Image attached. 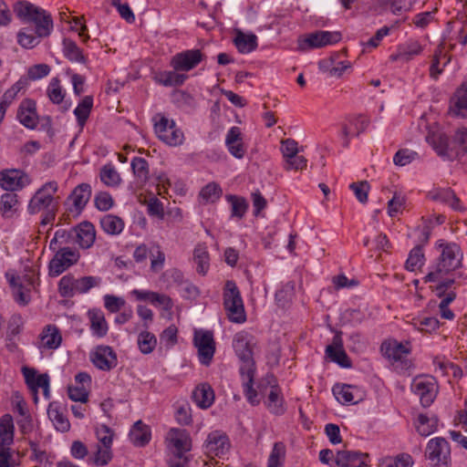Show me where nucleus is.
<instances>
[{
  "mask_svg": "<svg viewBox=\"0 0 467 467\" xmlns=\"http://www.w3.org/2000/svg\"><path fill=\"white\" fill-rule=\"evenodd\" d=\"M79 259V254L70 247L59 248L48 264V275L57 277L76 265Z\"/></svg>",
  "mask_w": 467,
  "mask_h": 467,
  "instance_id": "obj_13",
  "label": "nucleus"
},
{
  "mask_svg": "<svg viewBox=\"0 0 467 467\" xmlns=\"http://www.w3.org/2000/svg\"><path fill=\"white\" fill-rule=\"evenodd\" d=\"M203 446L207 455L221 458L228 452L230 441L224 432L213 431L208 434Z\"/></svg>",
  "mask_w": 467,
  "mask_h": 467,
  "instance_id": "obj_19",
  "label": "nucleus"
},
{
  "mask_svg": "<svg viewBox=\"0 0 467 467\" xmlns=\"http://www.w3.org/2000/svg\"><path fill=\"white\" fill-rule=\"evenodd\" d=\"M226 201L231 204V217L242 219L248 208V203L244 197L227 194Z\"/></svg>",
  "mask_w": 467,
  "mask_h": 467,
  "instance_id": "obj_49",
  "label": "nucleus"
},
{
  "mask_svg": "<svg viewBox=\"0 0 467 467\" xmlns=\"http://www.w3.org/2000/svg\"><path fill=\"white\" fill-rule=\"evenodd\" d=\"M130 441L137 447H143L151 439L150 428L141 420L136 421L129 434Z\"/></svg>",
  "mask_w": 467,
  "mask_h": 467,
  "instance_id": "obj_35",
  "label": "nucleus"
},
{
  "mask_svg": "<svg viewBox=\"0 0 467 467\" xmlns=\"http://www.w3.org/2000/svg\"><path fill=\"white\" fill-rule=\"evenodd\" d=\"M92 189L88 183H80L74 188L67 200L72 202L75 211L81 212L88 202Z\"/></svg>",
  "mask_w": 467,
  "mask_h": 467,
  "instance_id": "obj_30",
  "label": "nucleus"
},
{
  "mask_svg": "<svg viewBox=\"0 0 467 467\" xmlns=\"http://www.w3.org/2000/svg\"><path fill=\"white\" fill-rule=\"evenodd\" d=\"M285 455V446L282 443H275L268 458L267 467H282V458Z\"/></svg>",
  "mask_w": 467,
  "mask_h": 467,
  "instance_id": "obj_64",
  "label": "nucleus"
},
{
  "mask_svg": "<svg viewBox=\"0 0 467 467\" xmlns=\"http://www.w3.org/2000/svg\"><path fill=\"white\" fill-rule=\"evenodd\" d=\"M11 411L16 415V423L22 434L30 433L34 429L33 417L22 393L13 390L7 398Z\"/></svg>",
  "mask_w": 467,
  "mask_h": 467,
  "instance_id": "obj_7",
  "label": "nucleus"
},
{
  "mask_svg": "<svg viewBox=\"0 0 467 467\" xmlns=\"http://www.w3.org/2000/svg\"><path fill=\"white\" fill-rule=\"evenodd\" d=\"M421 50L422 48L417 41H409L403 46L400 47L399 54L396 56H391V58L396 60L398 57H400L405 60H410L412 57L419 55Z\"/></svg>",
  "mask_w": 467,
  "mask_h": 467,
  "instance_id": "obj_53",
  "label": "nucleus"
},
{
  "mask_svg": "<svg viewBox=\"0 0 467 467\" xmlns=\"http://www.w3.org/2000/svg\"><path fill=\"white\" fill-rule=\"evenodd\" d=\"M412 324L416 329L426 333H431L440 327L439 320L433 317L413 318Z\"/></svg>",
  "mask_w": 467,
  "mask_h": 467,
  "instance_id": "obj_55",
  "label": "nucleus"
},
{
  "mask_svg": "<svg viewBox=\"0 0 467 467\" xmlns=\"http://www.w3.org/2000/svg\"><path fill=\"white\" fill-rule=\"evenodd\" d=\"M341 35L338 32L316 31L298 40V49L306 51L312 48H320L327 45L339 42Z\"/></svg>",
  "mask_w": 467,
  "mask_h": 467,
  "instance_id": "obj_14",
  "label": "nucleus"
},
{
  "mask_svg": "<svg viewBox=\"0 0 467 467\" xmlns=\"http://www.w3.org/2000/svg\"><path fill=\"white\" fill-rule=\"evenodd\" d=\"M253 336L247 332L237 333L233 340V348L241 361L240 373L255 371V363L253 358Z\"/></svg>",
  "mask_w": 467,
  "mask_h": 467,
  "instance_id": "obj_8",
  "label": "nucleus"
},
{
  "mask_svg": "<svg viewBox=\"0 0 467 467\" xmlns=\"http://www.w3.org/2000/svg\"><path fill=\"white\" fill-rule=\"evenodd\" d=\"M63 54L71 62L85 64L87 58L82 50L78 47L75 41L65 38L63 40Z\"/></svg>",
  "mask_w": 467,
  "mask_h": 467,
  "instance_id": "obj_44",
  "label": "nucleus"
},
{
  "mask_svg": "<svg viewBox=\"0 0 467 467\" xmlns=\"http://www.w3.org/2000/svg\"><path fill=\"white\" fill-rule=\"evenodd\" d=\"M62 342V337L58 327L55 325L46 326L40 334L39 348L57 349Z\"/></svg>",
  "mask_w": 467,
  "mask_h": 467,
  "instance_id": "obj_33",
  "label": "nucleus"
},
{
  "mask_svg": "<svg viewBox=\"0 0 467 467\" xmlns=\"http://www.w3.org/2000/svg\"><path fill=\"white\" fill-rule=\"evenodd\" d=\"M58 292L63 297H72L75 293V278L72 275H64L58 283Z\"/></svg>",
  "mask_w": 467,
  "mask_h": 467,
  "instance_id": "obj_61",
  "label": "nucleus"
},
{
  "mask_svg": "<svg viewBox=\"0 0 467 467\" xmlns=\"http://www.w3.org/2000/svg\"><path fill=\"white\" fill-rule=\"evenodd\" d=\"M431 198L434 201L449 205L454 211L465 210V207L461 203L460 199L451 188H441L435 190L431 193Z\"/></svg>",
  "mask_w": 467,
  "mask_h": 467,
  "instance_id": "obj_36",
  "label": "nucleus"
},
{
  "mask_svg": "<svg viewBox=\"0 0 467 467\" xmlns=\"http://www.w3.org/2000/svg\"><path fill=\"white\" fill-rule=\"evenodd\" d=\"M29 183L28 176L21 170L2 171V190L16 192Z\"/></svg>",
  "mask_w": 467,
  "mask_h": 467,
  "instance_id": "obj_21",
  "label": "nucleus"
},
{
  "mask_svg": "<svg viewBox=\"0 0 467 467\" xmlns=\"http://www.w3.org/2000/svg\"><path fill=\"white\" fill-rule=\"evenodd\" d=\"M417 155V152L413 150L401 149L395 153L393 162L397 166H405L414 161Z\"/></svg>",
  "mask_w": 467,
  "mask_h": 467,
  "instance_id": "obj_63",
  "label": "nucleus"
},
{
  "mask_svg": "<svg viewBox=\"0 0 467 467\" xmlns=\"http://www.w3.org/2000/svg\"><path fill=\"white\" fill-rule=\"evenodd\" d=\"M22 374L25 378V382L28 389L34 395L35 403L37 402L38 397V389L43 387L47 388V385L49 384L50 379L47 374H37V371L33 368L23 367Z\"/></svg>",
  "mask_w": 467,
  "mask_h": 467,
  "instance_id": "obj_25",
  "label": "nucleus"
},
{
  "mask_svg": "<svg viewBox=\"0 0 467 467\" xmlns=\"http://www.w3.org/2000/svg\"><path fill=\"white\" fill-rule=\"evenodd\" d=\"M101 283V278L99 276H84L75 279V293L85 294L91 288L99 286Z\"/></svg>",
  "mask_w": 467,
  "mask_h": 467,
  "instance_id": "obj_54",
  "label": "nucleus"
},
{
  "mask_svg": "<svg viewBox=\"0 0 467 467\" xmlns=\"http://www.w3.org/2000/svg\"><path fill=\"white\" fill-rule=\"evenodd\" d=\"M188 78V76L180 73V71L176 70H168L160 72L155 79L158 83L161 84L165 87H176L182 85L185 80Z\"/></svg>",
  "mask_w": 467,
  "mask_h": 467,
  "instance_id": "obj_41",
  "label": "nucleus"
},
{
  "mask_svg": "<svg viewBox=\"0 0 467 467\" xmlns=\"http://www.w3.org/2000/svg\"><path fill=\"white\" fill-rule=\"evenodd\" d=\"M223 306L227 311L228 318L237 324H242L246 320L244 306L241 293L233 280L225 283L223 290Z\"/></svg>",
  "mask_w": 467,
  "mask_h": 467,
  "instance_id": "obj_6",
  "label": "nucleus"
},
{
  "mask_svg": "<svg viewBox=\"0 0 467 467\" xmlns=\"http://www.w3.org/2000/svg\"><path fill=\"white\" fill-rule=\"evenodd\" d=\"M28 81L26 78H19L9 89L2 96V118L5 114V107L8 106L17 97L20 91H24L27 87Z\"/></svg>",
  "mask_w": 467,
  "mask_h": 467,
  "instance_id": "obj_45",
  "label": "nucleus"
},
{
  "mask_svg": "<svg viewBox=\"0 0 467 467\" xmlns=\"http://www.w3.org/2000/svg\"><path fill=\"white\" fill-rule=\"evenodd\" d=\"M410 389L419 397L423 407H429L437 395V384L432 377H416L412 380Z\"/></svg>",
  "mask_w": 467,
  "mask_h": 467,
  "instance_id": "obj_15",
  "label": "nucleus"
},
{
  "mask_svg": "<svg viewBox=\"0 0 467 467\" xmlns=\"http://www.w3.org/2000/svg\"><path fill=\"white\" fill-rule=\"evenodd\" d=\"M40 38L38 36L33 35L32 33H28L26 28L21 29L17 33V43L26 49H32L40 43Z\"/></svg>",
  "mask_w": 467,
  "mask_h": 467,
  "instance_id": "obj_58",
  "label": "nucleus"
},
{
  "mask_svg": "<svg viewBox=\"0 0 467 467\" xmlns=\"http://www.w3.org/2000/svg\"><path fill=\"white\" fill-rule=\"evenodd\" d=\"M132 171L137 181L145 183L149 180V164L148 161L140 157H134L130 163Z\"/></svg>",
  "mask_w": 467,
  "mask_h": 467,
  "instance_id": "obj_50",
  "label": "nucleus"
},
{
  "mask_svg": "<svg viewBox=\"0 0 467 467\" xmlns=\"http://www.w3.org/2000/svg\"><path fill=\"white\" fill-rule=\"evenodd\" d=\"M16 118L27 129L34 130L38 123L36 102L33 99H24L17 109Z\"/></svg>",
  "mask_w": 467,
  "mask_h": 467,
  "instance_id": "obj_24",
  "label": "nucleus"
},
{
  "mask_svg": "<svg viewBox=\"0 0 467 467\" xmlns=\"http://www.w3.org/2000/svg\"><path fill=\"white\" fill-rule=\"evenodd\" d=\"M76 243L83 249L90 248L96 239L94 225L89 222H83L75 228Z\"/></svg>",
  "mask_w": 467,
  "mask_h": 467,
  "instance_id": "obj_29",
  "label": "nucleus"
},
{
  "mask_svg": "<svg viewBox=\"0 0 467 467\" xmlns=\"http://www.w3.org/2000/svg\"><path fill=\"white\" fill-rule=\"evenodd\" d=\"M243 379L244 393L252 405H257L259 399L256 390L253 388L254 371L240 373Z\"/></svg>",
  "mask_w": 467,
  "mask_h": 467,
  "instance_id": "obj_48",
  "label": "nucleus"
},
{
  "mask_svg": "<svg viewBox=\"0 0 467 467\" xmlns=\"http://www.w3.org/2000/svg\"><path fill=\"white\" fill-rule=\"evenodd\" d=\"M436 247L440 254L435 262L429 266V272L423 277V282L440 285L448 280H456L453 273L462 266L461 247L455 243L444 240L437 241Z\"/></svg>",
  "mask_w": 467,
  "mask_h": 467,
  "instance_id": "obj_1",
  "label": "nucleus"
},
{
  "mask_svg": "<svg viewBox=\"0 0 467 467\" xmlns=\"http://www.w3.org/2000/svg\"><path fill=\"white\" fill-rule=\"evenodd\" d=\"M203 55L199 49H188L174 55L170 62L176 71L188 72L197 67L202 60Z\"/></svg>",
  "mask_w": 467,
  "mask_h": 467,
  "instance_id": "obj_18",
  "label": "nucleus"
},
{
  "mask_svg": "<svg viewBox=\"0 0 467 467\" xmlns=\"http://www.w3.org/2000/svg\"><path fill=\"white\" fill-rule=\"evenodd\" d=\"M234 43L242 54H248L257 47V36L254 34H244L241 31L236 33Z\"/></svg>",
  "mask_w": 467,
  "mask_h": 467,
  "instance_id": "obj_39",
  "label": "nucleus"
},
{
  "mask_svg": "<svg viewBox=\"0 0 467 467\" xmlns=\"http://www.w3.org/2000/svg\"><path fill=\"white\" fill-rule=\"evenodd\" d=\"M332 390L336 399L342 404H354L361 400L358 389L351 385L336 384Z\"/></svg>",
  "mask_w": 467,
  "mask_h": 467,
  "instance_id": "obj_34",
  "label": "nucleus"
},
{
  "mask_svg": "<svg viewBox=\"0 0 467 467\" xmlns=\"http://www.w3.org/2000/svg\"><path fill=\"white\" fill-rule=\"evenodd\" d=\"M21 202L16 192L2 193V218L16 219L19 216Z\"/></svg>",
  "mask_w": 467,
  "mask_h": 467,
  "instance_id": "obj_28",
  "label": "nucleus"
},
{
  "mask_svg": "<svg viewBox=\"0 0 467 467\" xmlns=\"http://www.w3.org/2000/svg\"><path fill=\"white\" fill-rule=\"evenodd\" d=\"M99 179L103 184L112 188L119 186L122 182L119 172L110 162L101 167Z\"/></svg>",
  "mask_w": 467,
  "mask_h": 467,
  "instance_id": "obj_40",
  "label": "nucleus"
},
{
  "mask_svg": "<svg viewBox=\"0 0 467 467\" xmlns=\"http://www.w3.org/2000/svg\"><path fill=\"white\" fill-rule=\"evenodd\" d=\"M47 415L57 431L61 432H67L69 431V420L64 413L62 408H60L57 403L52 402L49 404L47 409Z\"/></svg>",
  "mask_w": 467,
  "mask_h": 467,
  "instance_id": "obj_37",
  "label": "nucleus"
},
{
  "mask_svg": "<svg viewBox=\"0 0 467 467\" xmlns=\"http://www.w3.org/2000/svg\"><path fill=\"white\" fill-rule=\"evenodd\" d=\"M13 10L19 18L35 26V34L38 37H47L52 33L53 19L45 9L27 1H18L14 4Z\"/></svg>",
  "mask_w": 467,
  "mask_h": 467,
  "instance_id": "obj_3",
  "label": "nucleus"
},
{
  "mask_svg": "<svg viewBox=\"0 0 467 467\" xmlns=\"http://www.w3.org/2000/svg\"><path fill=\"white\" fill-rule=\"evenodd\" d=\"M325 353L330 361L337 363L341 368H348L351 367V361L344 350L341 331L336 332L331 344L327 346Z\"/></svg>",
  "mask_w": 467,
  "mask_h": 467,
  "instance_id": "obj_20",
  "label": "nucleus"
},
{
  "mask_svg": "<svg viewBox=\"0 0 467 467\" xmlns=\"http://www.w3.org/2000/svg\"><path fill=\"white\" fill-rule=\"evenodd\" d=\"M15 423L10 413L2 415V467H17L21 463V454L9 446L14 442Z\"/></svg>",
  "mask_w": 467,
  "mask_h": 467,
  "instance_id": "obj_5",
  "label": "nucleus"
},
{
  "mask_svg": "<svg viewBox=\"0 0 467 467\" xmlns=\"http://www.w3.org/2000/svg\"><path fill=\"white\" fill-rule=\"evenodd\" d=\"M424 261L423 249L420 245H417L410 252L405 267L407 270L413 272L417 268L421 267L424 265Z\"/></svg>",
  "mask_w": 467,
  "mask_h": 467,
  "instance_id": "obj_52",
  "label": "nucleus"
},
{
  "mask_svg": "<svg viewBox=\"0 0 467 467\" xmlns=\"http://www.w3.org/2000/svg\"><path fill=\"white\" fill-rule=\"evenodd\" d=\"M380 351L383 357L393 364L397 362L406 363V358L410 354V349L395 339H389L382 342Z\"/></svg>",
  "mask_w": 467,
  "mask_h": 467,
  "instance_id": "obj_22",
  "label": "nucleus"
},
{
  "mask_svg": "<svg viewBox=\"0 0 467 467\" xmlns=\"http://www.w3.org/2000/svg\"><path fill=\"white\" fill-rule=\"evenodd\" d=\"M137 343L142 354H150L157 346V338L154 334L149 331H142L138 336Z\"/></svg>",
  "mask_w": 467,
  "mask_h": 467,
  "instance_id": "obj_51",
  "label": "nucleus"
},
{
  "mask_svg": "<svg viewBox=\"0 0 467 467\" xmlns=\"http://www.w3.org/2000/svg\"><path fill=\"white\" fill-rule=\"evenodd\" d=\"M90 329L92 335L97 337H103L107 335L109 327L104 314L98 309L88 311Z\"/></svg>",
  "mask_w": 467,
  "mask_h": 467,
  "instance_id": "obj_38",
  "label": "nucleus"
},
{
  "mask_svg": "<svg viewBox=\"0 0 467 467\" xmlns=\"http://www.w3.org/2000/svg\"><path fill=\"white\" fill-rule=\"evenodd\" d=\"M96 451L92 457V462L97 466H105L112 459L111 447L100 446L97 444Z\"/></svg>",
  "mask_w": 467,
  "mask_h": 467,
  "instance_id": "obj_59",
  "label": "nucleus"
},
{
  "mask_svg": "<svg viewBox=\"0 0 467 467\" xmlns=\"http://www.w3.org/2000/svg\"><path fill=\"white\" fill-rule=\"evenodd\" d=\"M225 144L229 152L237 159H242L245 154V149L242 142V133L240 128L232 127L225 138Z\"/></svg>",
  "mask_w": 467,
  "mask_h": 467,
  "instance_id": "obj_31",
  "label": "nucleus"
},
{
  "mask_svg": "<svg viewBox=\"0 0 467 467\" xmlns=\"http://www.w3.org/2000/svg\"><path fill=\"white\" fill-rule=\"evenodd\" d=\"M47 96L49 99L55 103L59 104L63 101L65 98V91L63 90L62 87L60 86V81L58 78H53L47 90Z\"/></svg>",
  "mask_w": 467,
  "mask_h": 467,
  "instance_id": "obj_60",
  "label": "nucleus"
},
{
  "mask_svg": "<svg viewBox=\"0 0 467 467\" xmlns=\"http://www.w3.org/2000/svg\"><path fill=\"white\" fill-rule=\"evenodd\" d=\"M222 194L221 187L215 183L211 182L208 183L205 187H203L200 192V196L205 200L206 202H214L217 201Z\"/></svg>",
  "mask_w": 467,
  "mask_h": 467,
  "instance_id": "obj_62",
  "label": "nucleus"
},
{
  "mask_svg": "<svg viewBox=\"0 0 467 467\" xmlns=\"http://www.w3.org/2000/svg\"><path fill=\"white\" fill-rule=\"evenodd\" d=\"M193 344L198 349L200 362L208 366L215 352V342L213 334L209 330H195L193 337Z\"/></svg>",
  "mask_w": 467,
  "mask_h": 467,
  "instance_id": "obj_16",
  "label": "nucleus"
},
{
  "mask_svg": "<svg viewBox=\"0 0 467 467\" xmlns=\"http://www.w3.org/2000/svg\"><path fill=\"white\" fill-rule=\"evenodd\" d=\"M368 119L361 115L348 117V123L342 124L341 132L344 147L348 146L349 137L358 136L360 133L364 132L368 128Z\"/></svg>",
  "mask_w": 467,
  "mask_h": 467,
  "instance_id": "obj_23",
  "label": "nucleus"
},
{
  "mask_svg": "<svg viewBox=\"0 0 467 467\" xmlns=\"http://www.w3.org/2000/svg\"><path fill=\"white\" fill-rule=\"evenodd\" d=\"M154 131L157 137L169 146H179L183 143L184 134L173 119L162 114L154 117Z\"/></svg>",
  "mask_w": 467,
  "mask_h": 467,
  "instance_id": "obj_9",
  "label": "nucleus"
},
{
  "mask_svg": "<svg viewBox=\"0 0 467 467\" xmlns=\"http://www.w3.org/2000/svg\"><path fill=\"white\" fill-rule=\"evenodd\" d=\"M5 275L14 301L20 306H27L31 301V291L36 283L34 275L26 273L19 275L15 272L7 271Z\"/></svg>",
  "mask_w": 467,
  "mask_h": 467,
  "instance_id": "obj_4",
  "label": "nucleus"
},
{
  "mask_svg": "<svg viewBox=\"0 0 467 467\" xmlns=\"http://www.w3.org/2000/svg\"><path fill=\"white\" fill-rule=\"evenodd\" d=\"M209 253L205 246L197 245L193 251V261L196 265V271L198 274L204 275L210 267Z\"/></svg>",
  "mask_w": 467,
  "mask_h": 467,
  "instance_id": "obj_46",
  "label": "nucleus"
},
{
  "mask_svg": "<svg viewBox=\"0 0 467 467\" xmlns=\"http://www.w3.org/2000/svg\"><path fill=\"white\" fill-rule=\"evenodd\" d=\"M460 285L456 280H448L440 285H431V289L435 292L436 296L441 300L439 304V310L441 317L444 319L452 320L454 313L449 308V305L452 303L457 295L455 293L456 287Z\"/></svg>",
  "mask_w": 467,
  "mask_h": 467,
  "instance_id": "obj_11",
  "label": "nucleus"
},
{
  "mask_svg": "<svg viewBox=\"0 0 467 467\" xmlns=\"http://www.w3.org/2000/svg\"><path fill=\"white\" fill-rule=\"evenodd\" d=\"M449 112L453 117L467 118V80L462 83L451 98Z\"/></svg>",
  "mask_w": 467,
  "mask_h": 467,
  "instance_id": "obj_26",
  "label": "nucleus"
},
{
  "mask_svg": "<svg viewBox=\"0 0 467 467\" xmlns=\"http://www.w3.org/2000/svg\"><path fill=\"white\" fill-rule=\"evenodd\" d=\"M266 380L268 384H271L266 406L270 412L276 415L283 414L285 412V407L281 389L277 384H272L275 382V377L273 375H267Z\"/></svg>",
  "mask_w": 467,
  "mask_h": 467,
  "instance_id": "obj_27",
  "label": "nucleus"
},
{
  "mask_svg": "<svg viewBox=\"0 0 467 467\" xmlns=\"http://www.w3.org/2000/svg\"><path fill=\"white\" fill-rule=\"evenodd\" d=\"M412 457L407 453H401L396 457H389L382 461L381 467H411Z\"/></svg>",
  "mask_w": 467,
  "mask_h": 467,
  "instance_id": "obj_57",
  "label": "nucleus"
},
{
  "mask_svg": "<svg viewBox=\"0 0 467 467\" xmlns=\"http://www.w3.org/2000/svg\"><path fill=\"white\" fill-rule=\"evenodd\" d=\"M57 191L58 183L56 181H49L44 183L29 201L27 211L30 214L43 213L40 226L52 224L56 219L57 202L54 196Z\"/></svg>",
  "mask_w": 467,
  "mask_h": 467,
  "instance_id": "obj_2",
  "label": "nucleus"
},
{
  "mask_svg": "<svg viewBox=\"0 0 467 467\" xmlns=\"http://www.w3.org/2000/svg\"><path fill=\"white\" fill-rule=\"evenodd\" d=\"M100 227L108 234L118 235L124 229L123 220L114 214H106L100 219Z\"/></svg>",
  "mask_w": 467,
  "mask_h": 467,
  "instance_id": "obj_42",
  "label": "nucleus"
},
{
  "mask_svg": "<svg viewBox=\"0 0 467 467\" xmlns=\"http://www.w3.org/2000/svg\"><path fill=\"white\" fill-rule=\"evenodd\" d=\"M168 448L178 460L184 458L192 447L190 432L185 429L171 428L166 435Z\"/></svg>",
  "mask_w": 467,
  "mask_h": 467,
  "instance_id": "obj_12",
  "label": "nucleus"
},
{
  "mask_svg": "<svg viewBox=\"0 0 467 467\" xmlns=\"http://www.w3.org/2000/svg\"><path fill=\"white\" fill-rule=\"evenodd\" d=\"M192 397L199 408L208 409L214 401V391L210 384L201 383L196 386Z\"/></svg>",
  "mask_w": 467,
  "mask_h": 467,
  "instance_id": "obj_32",
  "label": "nucleus"
},
{
  "mask_svg": "<svg viewBox=\"0 0 467 467\" xmlns=\"http://www.w3.org/2000/svg\"><path fill=\"white\" fill-rule=\"evenodd\" d=\"M93 107V98L91 96H86L78 103L77 108L74 109V114L77 118L78 124L81 128L86 124L89 114Z\"/></svg>",
  "mask_w": 467,
  "mask_h": 467,
  "instance_id": "obj_47",
  "label": "nucleus"
},
{
  "mask_svg": "<svg viewBox=\"0 0 467 467\" xmlns=\"http://www.w3.org/2000/svg\"><path fill=\"white\" fill-rule=\"evenodd\" d=\"M367 454L354 451H339L337 453V463H358V462H366Z\"/></svg>",
  "mask_w": 467,
  "mask_h": 467,
  "instance_id": "obj_56",
  "label": "nucleus"
},
{
  "mask_svg": "<svg viewBox=\"0 0 467 467\" xmlns=\"http://www.w3.org/2000/svg\"><path fill=\"white\" fill-rule=\"evenodd\" d=\"M425 457L433 467H449L451 463V448L442 437L431 439L426 446Z\"/></svg>",
  "mask_w": 467,
  "mask_h": 467,
  "instance_id": "obj_10",
  "label": "nucleus"
},
{
  "mask_svg": "<svg viewBox=\"0 0 467 467\" xmlns=\"http://www.w3.org/2000/svg\"><path fill=\"white\" fill-rule=\"evenodd\" d=\"M92 364L102 371H109L117 367V354L109 346H97L89 354Z\"/></svg>",
  "mask_w": 467,
  "mask_h": 467,
  "instance_id": "obj_17",
  "label": "nucleus"
},
{
  "mask_svg": "<svg viewBox=\"0 0 467 467\" xmlns=\"http://www.w3.org/2000/svg\"><path fill=\"white\" fill-rule=\"evenodd\" d=\"M414 425L420 435L427 437L436 431L438 419L434 416L428 417L425 414H419Z\"/></svg>",
  "mask_w": 467,
  "mask_h": 467,
  "instance_id": "obj_43",
  "label": "nucleus"
}]
</instances>
